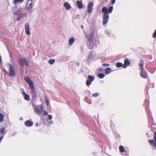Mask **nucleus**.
<instances>
[{
    "label": "nucleus",
    "mask_w": 156,
    "mask_h": 156,
    "mask_svg": "<svg viewBox=\"0 0 156 156\" xmlns=\"http://www.w3.org/2000/svg\"><path fill=\"white\" fill-rule=\"evenodd\" d=\"M75 112L78 116L80 122L88 128L90 134L92 135L94 137H96L97 135L94 133L92 128L91 127L90 125L87 124L88 123H89L91 125L93 123V121L91 117L87 115L83 112L80 110L78 111H76Z\"/></svg>",
    "instance_id": "nucleus-1"
},
{
    "label": "nucleus",
    "mask_w": 156,
    "mask_h": 156,
    "mask_svg": "<svg viewBox=\"0 0 156 156\" xmlns=\"http://www.w3.org/2000/svg\"><path fill=\"white\" fill-rule=\"evenodd\" d=\"M30 89L31 90V94L32 97V102L33 108L35 110V112L37 113L39 115L41 116L42 115V114H41V113L43 112L42 106L41 105H35V101L37 96L35 91L34 86L33 87H30Z\"/></svg>",
    "instance_id": "nucleus-2"
},
{
    "label": "nucleus",
    "mask_w": 156,
    "mask_h": 156,
    "mask_svg": "<svg viewBox=\"0 0 156 156\" xmlns=\"http://www.w3.org/2000/svg\"><path fill=\"white\" fill-rule=\"evenodd\" d=\"M113 9V6H110L108 9L106 7L104 6L102 7V11L104 13L102 22L103 25L108 23L109 18V14L112 12Z\"/></svg>",
    "instance_id": "nucleus-3"
},
{
    "label": "nucleus",
    "mask_w": 156,
    "mask_h": 156,
    "mask_svg": "<svg viewBox=\"0 0 156 156\" xmlns=\"http://www.w3.org/2000/svg\"><path fill=\"white\" fill-rule=\"evenodd\" d=\"M149 102L147 99H146L144 102V105L145 106V109L148 116L149 119H152L153 120V118L152 116V114L149 108Z\"/></svg>",
    "instance_id": "nucleus-4"
},
{
    "label": "nucleus",
    "mask_w": 156,
    "mask_h": 156,
    "mask_svg": "<svg viewBox=\"0 0 156 156\" xmlns=\"http://www.w3.org/2000/svg\"><path fill=\"white\" fill-rule=\"evenodd\" d=\"M9 72H8L6 71V69H4V71L5 73L10 76H13L15 75V72L13 66L11 64H9Z\"/></svg>",
    "instance_id": "nucleus-5"
},
{
    "label": "nucleus",
    "mask_w": 156,
    "mask_h": 156,
    "mask_svg": "<svg viewBox=\"0 0 156 156\" xmlns=\"http://www.w3.org/2000/svg\"><path fill=\"white\" fill-rule=\"evenodd\" d=\"M18 62L20 65L21 66H24L25 65L27 66L29 65L26 57L24 58H20L19 59Z\"/></svg>",
    "instance_id": "nucleus-6"
},
{
    "label": "nucleus",
    "mask_w": 156,
    "mask_h": 156,
    "mask_svg": "<svg viewBox=\"0 0 156 156\" xmlns=\"http://www.w3.org/2000/svg\"><path fill=\"white\" fill-rule=\"evenodd\" d=\"M22 9V8L21 6H18L16 5L12 8V10L13 15H14L20 12Z\"/></svg>",
    "instance_id": "nucleus-7"
},
{
    "label": "nucleus",
    "mask_w": 156,
    "mask_h": 156,
    "mask_svg": "<svg viewBox=\"0 0 156 156\" xmlns=\"http://www.w3.org/2000/svg\"><path fill=\"white\" fill-rule=\"evenodd\" d=\"M94 76L89 75L87 77V80L86 82V85L88 87L90 86L92 82L94 80Z\"/></svg>",
    "instance_id": "nucleus-8"
},
{
    "label": "nucleus",
    "mask_w": 156,
    "mask_h": 156,
    "mask_svg": "<svg viewBox=\"0 0 156 156\" xmlns=\"http://www.w3.org/2000/svg\"><path fill=\"white\" fill-rule=\"evenodd\" d=\"M154 87V83H151L150 82H148L146 85L145 90L146 91L147 95L148 94V91L149 89L151 87L153 88Z\"/></svg>",
    "instance_id": "nucleus-9"
},
{
    "label": "nucleus",
    "mask_w": 156,
    "mask_h": 156,
    "mask_svg": "<svg viewBox=\"0 0 156 156\" xmlns=\"http://www.w3.org/2000/svg\"><path fill=\"white\" fill-rule=\"evenodd\" d=\"M24 80L29 84L30 87H33L34 86V82L28 76H26L24 78Z\"/></svg>",
    "instance_id": "nucleus-10"
},
{
    "label": "nucleus",
    "mask_w": 156,
    "mask_h": 156,
    "mask_svg": "<svg viewBox=\"0 0 156 156\" xmlns=\"http://www.w3.org/2000/svg\"><path fill=\"white\" fill-rule=\"evenodd\" d=\"M93 3L90 2L87 5V12L88 13H91L93 9Z\"/></svg>",
    "instance_id": "nucleus-11"
},
{
    "label": "nucleus",
    "mask_w": 156,
    "mask_h": 156,
    "mask_svg": "<svg viewBox=\"0 0 156 156\" xmlns=\"http://www.w3.org/2000/svg\"><path fill=\"white\" fill-rule=\"evenodd\" d=\"M94 58V56L93 55V53L91 51L89 52V54L87 59V62L89 64L91 61V60Z\"/></svg>",
    "instance_id": "nucleus-12"
},
{
    "label": "nucleus",
    "mask_w": 156,
    "mask_h": 156,
    "mask_svg": "<svg viewBox=\"0 0 156 156\" xmlns=\"http://www.w3.org/2000/svg\"><path fill=\"white\" fill-rule=\"evenodd\" d=\"M25 13H21L20 12H19L15 15L17 16H18V17L16 19V21H19L20 19L24 17L25 16Z\"/></svg>",
    "instance_id": "nucleus-13"
},
{
    "label": "nucleus",
    "mask_w": 156,
    "mask_h": 156,
    "mask_svg": "<svg viewBox=\"0 0 156 156\" xmlns=\"http://www.w3.org/2000/svg\"><path fill=\"white\" fill-rule=\"evenodd\" d=\"M25 27L26 34L28 35H30L31 33L30 30V26L28 23H26L25 25Z\"/></svg>",
    "instance_id": "nucleus-14"
},
{
    "label": "nucleus",
    "mask_w": 156,
    "mask_h": 156,
    "mask_svg": "<svg viewBox=\"0 0 156 156\" xmlns=\"http://www.w3.org/2000/svg\"><path fill=\"white\" fill-rule=\"evenodd\" d=\"M130 62L129 59L128 58H126L124 61L123 68H126L128 66H129L130 65Z\"/></svg>",
    "instance_id": "nucleus-15"
},
{
    "label": "nucleus",
    "mask_w": 156,
    "mask_h": 156,
    "mask_svg": "<svg viewBox=\"0 0 156 156\" xmlns=\"http://www.w3.org/2000/svg\"><path fill=\"white\" fill-rule=\"evenodd\" d=\"M140 76L143 78L147 79V78L148 74L147 73L144 69V70H141Z\"/></svg>",
    "instance_id": "nucleus-16"
},
{
    "label": "nucleus",
    "mask_w": 156,
    "mask_h": 156,
    "mask_svg": "<svg viewBox=\"0 0 156 156\" xmlns=\"http://www.w3.org/2000/svg\"><path fill=\"white\" fill-rule=\"evenodd\" d=\"M30 1H31V2L30 4L28 6L27 8V9L28 11H30L32 9L33 7V5L34 3V2H33V0H28V1L27 2V4L28 2Z\"/></svg>",
    "instance_id": "nucleus-17"
},
{
    "label": "nucleus",
    "mask_w": 156,
    "mask_h": 156,
    "mask_svg": "<svg viewBox=\"0 0 156 156\" xmlns=\"http://www.w3.org/2000/svg\"><path fill=\"white\" fill-rule=\"evenodd\" d=\"M76 4L78 9H81L83 7V4L82 3V0L81 1H77Z\"/></svg>",
    "instance_id": "nucleus-18"
},
{
    "label": "nucleus",
    "mask_w": 156,
    "mask_h": 156,
    "mask_svg": "<svg viewBox=\"0 0 156 156\" xmlns=\"http://www.w3.org/2000/svg\"><path fill=\"white\" fill-rule=\"evenodd\" d=\"M25 124L26 126L30 127L33 125V122L30 120H27L25 122Z\"/></svg>",
    "instance_id": "nucleus-19"
},
{
    "label": "nucleus",
    "mask_w": 156,
    "mask_h": 156,
    "mask_svg": "<svg viewBox=\"0 0 156 156\" xmlns=\"http://www.w3.org/2000/svg\"><path fill=\"white\" fill-rule=\"evenodd\" d=\"M63 6L68 10H69L71 8V5L68 2H65L63 4Z\"/></svg>",
    "instance_id": "nucleus-20"
},
{
    "label": "nucleus",
    "mask_w": 156,
    "mask_h": 156,
    "mask_svg": "<svg viewBox=\"0 0 156 156\" xmlns=\"http://www.w3.org/2000/svg\"><path fill=\"white\" fill-rule=\"evenodd\" d=\"M86 37L90 42H92L93 38L92 35L90 34H87L86 35Z\"/></svg>",
    "instance_id": "nucleus-21"
},
{
    "label": "nucleus",
    "mask_w": 156,
    "mask_h": 156,
    "mask_svg": "<svg viewBox=\"0 0 156 156\" xmlns=\"http://www.w3.org/2000/svg\"><path fill=\"white\" fill-rule=\"evenodd\" d=\"M75 41V38L73 37H70L69 40V44L71 46L74 43Z\"/></svg>",
    "instance_id": "nucleus-22"
},
{
    "label": "nucleus",
    "mask_w": 156,
    "mask_h": 156,
    "mask_svg": "<svg viewBox=\"0 0 156 156\" xmlns=\"http://www.w3.org/2000/svg\"><path fill=\"white\" fill-rule=\"evenodd\" d=\"M113 133L115 138L117 139L120 138L121 136L117 132L114 131H113Z\"/></svg>",
    "instance_id": "nucleus-23"
},
{
    "label": "nucleus",
    "mask_w": 156,
    "mask_h": 156,
    "mask_svg": "<svg viewBox=\"0 0 156 156\" xmlns=\"http://www.w3.org/2000/svg\"><path fill=\"white\" fill-rule=\"evenodd\" d=\"M105 73L106 75H108L112 72L111 69L110 67H107L105 70Z\"/></svg>",
    "instance_id": "nucleus-24"
},
{
    "label": "nucleus",
    "mask_w": 156,
    "mask_h": 156,
    "mask_svg": "<svg viewBox=\"0 0 156 156\" xmlns=\"http://www.w3.org/2000/svg\"><path fill=\"white\" fill-rule=\"evenodd\" d=\"M45 101L46 103V105L47 106L50 105L49 100L48 97L46 96H44Z\"/></svg>",
    "instance_id": "nucleus-25"
},
{
    "label": "nucleus",
    "mask_w": 156,
    "mask_h": 156,
    "mask_svg": "<svg viewBox=\"0 0 156 156\" xmlns=\"http://www.w3.org/2000/svg\"><path fill=\"white\" fill-rule=\"evenodd\" d=\"M123 66L124 64L120 62H117L116 64V66L117 68L121 67H122L123 68Z\"/></svg>",
    "instance_id": "nucleus-26"
},
{
    "label": "nucleus",
    "mask_w": 156,
    "mask_h": 156,
    "mask_svg": "<svg viewBox=\"0 0 156 156\" xmlns=\"http://www.w3.org/2000/svg\"><path fill=\"white\" fill-rule=\"evenodd\" d=\"M144 62L142 60H140V62L139 63V66L141 67L140 70H144Z\"/></svg>",
    "instance_id": "nucleus-27"
},
{
    "label": "nucleus",
    "mask_w": 156,
    "mask_h": 156,
    "mask_svg": "<svg viewBox=\"0 0 156 156\" xmlns=\"http://www.w3.org/2000/svg\"><path fill=\"white\" fill-rule=\"evenodd\" d=\"M105 74L104 73H99L98 75V77L100 79H102L105 76Z\"/></svg>",
    "instance_id": "nucleus-28"
},
{
    "label": "nucleus",
    "mask_w": 156,
    "mask_h": 156,
    "mask_svg": "<svg viewBox=\"0 0 156 156\" xmlns=\"http://www.w3.org/2000/svg\"><path fill=\"white\" fill-rule=\"evenodd\" d=\"M120 151L121 153H123L125 151V149L123 146L120 145L119 147Z\"/></svg>",
    "instance_id": "nucleus-29"
},
{
    "label": "nucleus",
    "mask_w": 156,
    "mask_h": 156,
    "mask_svg": "<svg viewBox=\"0 0 156 156\" xmlns=\"http://www.w3.org/2000/svg\"><path fill=\"white\" fill-rule=\"evenodd\" d=\"M24 98L25 100L28 101L30 99V96L29 95L26 94L24 96Z\"/></svg>",
    "instance_id": "nucleus-30"
},
{
    "label": "nucleus",
    "mask_w": 156,
    "mask_h": 156,
    "mask_svg": "<svg viewBox=\"0 0 156 156\" xmlns=\"http://www.w3.org/2000/svg\"><path fill=\"white\" fill-rule=\"evenodd\" d=\"M85 101L89 104H91V101L90 99L88 98H85Z\"/></svg>",
    "instance_id": "nucleus-31"
},
{
    "label": "nucleus",
    "mask_w": 156,
    "mask_h": 156,
    "mask_svg": "<svg viewBox=\"0 0 156 156\" xmlns=\"http://www.w3.org/2000/svg\"><path fill=\"white\" fill-rule=\"evenodd\" d=\"M24 0H14V4H16L18 2H20V3H22L24 1Z\"/></svg>",
    "instance_id": "nucleus-32"
},
{
    "label": "nucleus",
    "mask_w": 156,
    "mask_h": 156,
    "mask_svg": "<svg viewBox=\"0 0 156 156\" xmlns=\"http://www.w3.org/2000/svg\"><path fill=\"white\" fill-rule=\"evenodd\" d=\"M55 61L54 59H50L49 60L48 62L51 64H53Z\"/></svg>",
    "instance_id": "nucleus-33"
},
{
    "label": "nucleus",
    "mask_w": 156,
    "mask_h": 156,
    "mask_svg": "<svg viewBox=\"0 0 156 156\" xmlns=\"http://www.w3.org/2000/svg\"><path fill=\"white\" fill-rule=\"evenodd\" d=\"M5 128L4 127H2L1 128V133H2L4 135H5L6 132H5Z\"/></svg>",
    "instance_id": "nucleus-34"
},
{
    "label": "nucleus",
    "mask_w": 156,
    "mask_h": 156,
    "mask_svg": "<svg viewBox=\"0 0 156 156\" xmlns=\"http://www.w3.org/2000/svg\"><path fill=\"white\" fill-rule=\"evenodd\" d=\"M4 117V115L3 114L1 113V122L3 121Z\"/></svg>",
    "instance_id": "nucleus-35"
},
{
    "label": "nucleus",
    "mask_w": 156,
    "mask_h": 156,
    "mask_svg": "<svg viewBox=\"0 0 156 156\" xmlns=\"http://www.w3.org/2000/svg\"><path fill=\"white\" fill-rule=\"evenodd\" d=\"M100 94L98 93H95L92 94V96L96 98Z\"/></svg>",
    "instance_id": "nucleus-36"
},
{
    "label": "nucleus",
    "mask_w": 156,
    "mask_h": 156,
    "mask_svg": "<svg viewBox=\"0 0 156 156\" xmlns=\"http://www.w3.org/2000/svg\"><path fill=\"white\" fill-rule=\"evenodd\" d=\"M105 34L107 35L108 37H110V35L111 34L109 32V30H106L105 31Z\"/></svg>",
    "instance_id": "nucleus-37"
},
{
    "label": "nucleus",
    "mask_w": 156,
    "mask_h": 156,
    "mask_svg": "<svg viewBox=\"0 0 156 156\" xmlns=\"http://www.w3.org/2000/svg\"><path fill=\"white\" fill-rule=\"evenodd\" d=\"M152 37L154 38H156V29L154 31Z\"/></svg>",
    "instance_id": "nucleus-38"
},
{
    "label": "nucleus",
    "mask_w": 156,
    "mask_h": 156,
    "mask_svg": "<svg viewBox=\"0 0 156 156\" xmlns=\"http://www.w3.org/2000/svg\"><path fill=\"white\" fill-rule=\"evenodd\" d=\"M97 70L99 72H101L103 71V69L101 67H100Z\"/></svg>",
    "instance_id": "nucleus-39"
},
{
    "label": "nucleus",
    "mask_w": 156,
    "mask_h": 156,
    "mask_svg": "<svg viewBox=\"0 0 156 156\" xmlns=\"http://www.w3.org/2000/svg\"><path fill=\"white\" fill-rule=\"evenodd\" d=\"M155 70H156L155 69L153 71H152L151 69H150L149 70V71L151 74H153L155 72Z\"/></svg>",
    "instance_id": "nucleus-40"
},
{
    "label": "nucleus",
    "mask_w": 156,
    "mask_h": 156,
    "mask_svg": "<svg viewBox=\"0 0 156 156\" xmlns=\"http://www.w3.org/2000/svg\"><path fill=\"white\" fill-rule=\"evenodd\" d=\"M21 90H22V94L23 95V96H24V95H26V94L25 92V91H24V89L23 88H22L21 89Z\"/></svg>",
    "instance_id": "nucleus-41"
},
{
    "label": "nucleus",
    "mask_w": 156,
    "mask_h": 156,
    "mask_svg": "<svg viewBox=\"0 0 156 156\" xmlns=\"http://www.w3.org/2000/svg\"><path fill=\"white\" fill-rule=\"evenodd\" d=\"M52 116L51 115H48V119L49 120H51L52 119Z\"/></svg>",
    "instance_id": "nucleus-42"
},
{
    "label": "nucleus",
    "mask_w": 156,
    "mask_h": 156,
    "mask_svg": "<svg viewBox=\"0 0 156 156\" xmlns=\"http://www.w3.org/2000/svg\"><path fill=\"white\" fill-rule=\"evenodd\" d=\"M110 64H107V63H104L102 64V66H109Z\"/></svg>",
    "instance_id": "nucleus-43"
},
{
    "label": "nucleus",
    "mask_w": 156,
    "mask_h": 156,
    "mask_svg": "<svg viewBox=\"0 0 156 156\" xmlns=\"http://www.w3.org/2000/svg\"><path fill=\"white\" fill-rule=\"evenodd\" d=\"M48 114V112L45 110L44 111V115H47Z\"/></svg>",
    "instance_id": "nucleus-44"
},
{
    "label": "nucleus",
    "mask_w": 156,
    "mask_h": 156,
    "mask_svg": "<svg viewBox=\"0 0 156 156\" xmlns=\"http://www.w3.org/2000/svg\"><path fill=\"white\" fill-rule=\"evenodd\" d=\"M116 0H112L111 3L112 5L114 4Z\"/></svg>",
    "instance_id": "nucleus-45"
},
{
    "label": "nucleus",
    "mask_w": 156,
    "mask_h": 156,
    "mask_svg": "<svg viewBox=\"0 0 156 156\" xmlns=\"http://www.w3.org/2000/svg\"><path fill=\"white\" fill-rule=\"evenodd\" d=\"M4 135L3 134V135L1 136V141L3 139L4 137Z\"/></svg>",
    "instance_id": "nucleus-46"
},
{
    "label": "nucleus",
    "mask_w": 156,
    "mask_h": 156,
    "mask_svg": "<svg viewBox=\"0 0 156 156\" xmlns=\"http://www.w3.org/2000/svg\"><path fill=\"white\" fill-rule=\"evenodd\" d=\"M156 138V131L154 132V138Z\"/></svg>",
    "instance_id": "nucleus-47"
},
{
    "label": "nucleus",
    "mask_w": 156,
    "mask_h": 156,
    "mask_svg": "<svg viewBox=\"0 0 156 156\" xmlns=\"http://www.w3.org/2000/svg\"><path fill=\"white\" fill-rule=\"evenodd\" d=\"M75 64L78 66H79V64H80V63L79 62H75Z\"/></svg>",
    "instance_id": "nucleus-48"
},
{
    "label": "nucleus",
    "mask_w": 156,
    "mask_h": 156,
    "mask_svg": "<svg viewBox=\"0 0 156 156\" xmlns=\"http://www.w3.org/2000/svg\"><path fill=\"white\" fill-rule=\"evenodd\" d=\"M49 123L50 124H53V122L52 121H51L49 122Z\"/></svg>",
    "instance_id": "nucleus-49"
},
{
    "label": "nucleus",
    "mask_w": 156,
    "mask_h": 156,
    "mask_svg": "<svg viewBox=\"0 0 156 156\" xmlns=\"http://www.w3.org/2000/svg\"><path fill=\"white\" fill-rule=\"evenodd\" d=\"M20 120H23V119L22 117H21L20 118Z\"/></svg>",
    "instance_id": "nucleus-50"
},
{
    "label": "nucleus",
    "mask_w": 156,
    "mask_h": 156,
    "mask_svg": "<svg viewBox=\"0 0 156 156\" xmlns=\"http://www.w3.org/2000/svg\"><path fill=\"white\" fill-rule=\"evenodd\" d=\"M112 126H114V125L112 124V123H111V124H110V126H111V127H112Z\"/></svg>",
    "instance_id": "nucleus-51"
},
{
    "label": "nucleus",
    "mask_w": 156,
    "mask_h": 156,
    "mask_svg": "<svg viewBox=\"0 0 156 156\" xmlns=\"http://www.w3.org/2000/svg\"><path fill=\"white\" fill-rule=\"evenodd\" d=\"M81 27L82 29H83L84 28L83 25H82Z\"/></svg>",
    "instance_id": "nucleus-52"
},
{
    "label": "nucleus",
    "mask_w": 156,
    "mask_h": 156,
    "mask_svg": "<svg viewBox=\"0 0 156 156\" xmlns=\"http://www.w3.org/2000/svg\"><path fill=\"white\" fill-rule=\"evenodd\" d=\"M2 60L1 57V64H2Z\"/></svg>",
    "instance_id": "nucleus-53"
},
{
    "label": "nucleus",
    "mask_w": 156,
    "mask_h": 156,
    "mask_svg": "<svg viewBox=\"0 0 156 156\" xmlns=\"http://www.w3.org/2000/svg\"><path fill=\"white\" fill-rule=\"evenodd\" d=\"M38 122H37V123L36 124L35 126H38Z\"/></svg>",
    "instance_id": "nucleus-54"
},
{
    "label": "nucleus",
    "mask_w": 156,
    "mask_h": 156,
    "mask_svg": "<svg viewBox=\"0 0 156 156\" xmlns=\"http://www.w3.org/2000/svg\"><path fill=\"white\" fill-rule=\"evenodd\" d=\"M146 135H148V133H146Z\"/></svg>",
    "instance_id": "nucleus-55"
},
{
    "label": "nucleus",
    "mask_w": 156,
    "mask_h": 156,
    "mask_svg": "<svg viewBox=\"0 0 156 156\" xmlns=\"http://www.w3.org/2000/svg\"><path fill=\"white\" fill-rule=\"evenodd\" d=\"M15 134V133H14V134H12V136H14Z\"/></svg>",
    "instance_id": "nucleus-56"
},
{
    "label": "nucleus",
    "mask_w": 156,
    "mask_h": 156,
    "mask_svg": "<svg viewBox=\"0 0 156 156\" xmlns=\"http://www.w3.org/2000/svg\"><path fill=\"white\" fill-rule=\"evenodd\" d=\"M7 49L8 50H9L8 48H7Z\"/></svg>",
    "instance_id": "nucleus-57"
},
{
    "label": "nucleus",
    "mask_w": 156,
    "mask_h": 156,
    "mask_svg": "<svg viewBox=\"0 0 156 156\" xmlns=\"http://www.w3.org/2000/svg\"><path fill=\"white\" fill-rule=\"evenodd\" d=\"M78 16H79V15H77Z\"/></svg>",
    "instance_id": "nucleus-58"
}]
</instances>
